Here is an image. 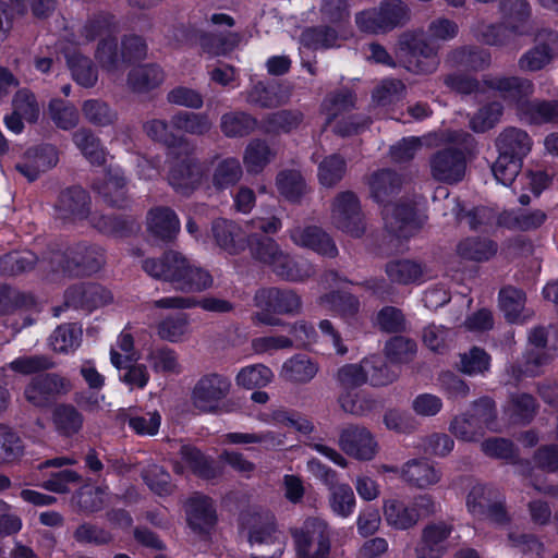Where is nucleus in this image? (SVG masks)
Returning a JSON list of instances; mask_svg holds the SVG:
<instances>
[{
  "mask_svg": "<svg viewBox=\"0 0 558 558\" xmlns=\"http://www.w3.org/2000/svg\"><path fill=\"white\" fill-rule=\"evenodd\" d=\"M533 141L526 131L509 126L496 138L498 153L513 157L523 162L532 149Z\"/></svg>",
  "mask_w": 558,
  "mask_h": 558,
  "instance_id": "26",
  "label": "nucleus"
},
{
  "mask_svg": "<svg viewBox=\"0 0 558 558\" xmlns=\"http://www.w3.org/2000/svg\"><path fill=\"white\" fill-rule=\"evenodd\" d=\"M89 196L81 187H71L61 192L56 210L63 220H81L88 215Z\"/></svg>",
  "mask_w": 558,
  "mask_h": 558,
  "instance_id": "25",
  "label": "nucleus"
},
{
  "mask_svg": "<svg viewBox=\"0 0 558 558\" xmlns=\"http://www.w3.org/2000/svg\"><path fill=\"white\" fill-rule=\"evenodd\" d=\"M241 533L251 546L279 543L286 544L282 533L278 530L276 518L269 511H252L241 518Z\"/></svg>",
  "mask_w": 558,
  "mask_h": 558,
  "instance_id": "8",
  "label": "nucleus"
},
{
  "mask_svg": "<svg viewBox=\"0 0 558 558\" xmlns=\"http://www.w3.org/2000/svg\"><path fill=\"white\" fill-rule=\"evenodd\" d=\"M525 294L523 291L507 287L499 292V305L510 323H523L532 316V312L524 308Z\"/></svg>",
  "mask_w": 558,
  "mask_h": 558,
  "instance_id": "35",
  "label": "nucleus"
},
{
  "mask_svg": "<svg viewBox=\"0 0 558 558\" xmlns=\"http://www.w3.org/2000/svg\"><path fill=\"white\" fill-rule=\"evenodd\" d=\"M185 513L189 526L199 535L208 534L217 521L213 500L199 494L186 500Z\"/></svg>",
  "mask_w": 558,
  "mask_h": 558,
  "instance_id": "16",
  "label": "nucleus"
},
{
  "mask_svg": "<svg viewBox=\"0 0 558 558\" xmlns=\"http://www.w3.org/2000/svg\"><path fill=\"white\" fill-rule=\"evenodd\" d=\"M73 143L94 166H102L106 162V149L94 133L87 129H80L72 135Z\"/></svg>",
  "mask_w": 558,
  "mask_h": 558,
  "instance_id": "47",
  "label": "nucleus"
},
{
  "mask_svg": "<svg viewBox=\"0 0 558 558\" xmlns=\"http://www.w3.org/2000/svg\"><path fill=\"white\" fill-rule=\"evenodd\" d=\"M211 233L216 244L229 254H239L246 248L247 234L232 220L225 218L214 220Z\"/></svg>",
  "mask_w": 558,
  "mask_h": 558,
  "instance_id": "22",
  "label": "nucleus"
},
{
  "mask_svg": "<svg viewBox=\"0 0 558 558\" xmlns=\"http://www.w3.org/2000/svg\"><path fill=\"white\" fill-rule=\"evenodd\" d=\"M290 534L298 558H331L332 530L325 519L308 517Z\"/></svg>",
  "mask_w": 558,
  "mask_h": 558,
  "instance_id": "4",
  "label": "nucleus"
},
{
  "mask_svg": "<svg viewBox=\"0 0 558 558\" xmlns=\"http://www.w3.org/2000/svg\"><path fill=\"white\" fill-rule=\"evenodd\" d=\"M82 330L75 325L59 326L50 336L49 343L53 351L66 353L78 348Z\"/></svg>",
  "mask_w": 558,
  "mask_h": 558,
  "instance_id": "64",
  "label": "nucleus"
},
{
  "mask_svg": "<svg viewBox=\"0 0 558 558\" xmlns=\"http://www.w3.org/2000/svg\"><path fill=\"white\" fill-rule=\"evenodd\" d=\"M93 186L109 206L123 208L129 203L126 179L119 167L109 166L102 178L96 180Z\"/></svg>",
  "mask_w": 558,
  "mask_h": 558,
  "instance_id": "15",
  "label": "nucleus"
},
{
  "mask_svg": "<svg viewBox=\"0 0 558 558\" xmlns=\"http://www.w3.org/2000/svg\"><path fill=\"white\" fill-rule=\"evenodd\" d=\"M147 230L162 241L173 240L180 231V220L169 207H155L147 213Z\"/></svg>",
  "mask_w": 558,
  "mask_h": 558,
  "instance_id": "24",
  "label": "nucleus"
},
{
  "mask_svg": "<svg viewBox=\"0 0 558 558\" xmlns=\"http://www.w3.org/2000/svg\"><path fill=\"white\" fill-rule=\"evenodd\" d=\"M486 90H496L505 99L515 102L519 110L523 99L533 95L534 84L531 80L520 76H492L487 75L483 80Z\"/></svg>",
  "mask_w": 558,
  "mask_h": 558,
  "instance_id": "18",
  "label": "nucleus"
},
{
  "mask_svg": "<svg viewBox=\"0 0 558 558\" xmlns=\"http://www.w3.org/2000/svg\"><path fill=\"white\" fill-rule=\"evenodd\" d=\"M403 185V178L391 169L373 172L368 179L372 197L384 204L383 217L387 231L399 239H409L421 227L411 203L391 205L389 201L396 196Z\"/></svg>",
  "mask_w": 558,
  "mask_h": 558,
  "instance_id": "1",
  "label": "nucleus"
},
{
  "mask_svg": "<svg viewBox=\"0 0 558 558\" xmlns=\"http://www.w3.org/2000/svg\"><path fill=\"white\" fill-rule=\"evenodd\" d=\"M117 32L113 16L100 13L90 17L81 29L78 44H87L96 38H107Z\"/></svg>",
  "mask_w": 558,
  "mask_h": 558,
  "instance_id": "50",
  "label": "nucleus"
},
{
  "mask_svg": "<svg viewBox=\"0 0 558 558\" xmlns=\"http://www.w3.org/2000/svg\"><path fill=\"white\" fill-rule=\"evenodd\" d=\"M90 225L99 232L111 236H125L133 231L134 223L120 216L93 214Z\"/></svg>",
  "mask_w": 558,
  "mask_h": 558,
  "instance_id": "58",
  "label": "nucleus"
},
{
  "mask_svg": "<svg viewBox=\"0 0 558 558\" xmlns=\"http://www.w3.org/2000/svg\"><path fill=\"white\" fill-rule=\"evenodd\" d=\"M444 201L442 215H451L457 221L465 220L470 229L476 230L483 225H487L492 218L488 209L484 207L474 208L462 215V206L458 198L450 197L449 191L446 187L439 186L436 189L433 201Z\"/></svg>",
  "mask_w": 558,
  "mask_h": 558,
  "instance_id": "19",
  "label": "nucleus"
},
{
  "mask_svg": "<svg viewBox=\"0 0 558 558\" xmlns=\"http://www.w3.org/2000/svg\"><path fill=\"white\" fill-rule=\"evenodd\" d=\"M385 274L391 283L407 286L415 283L422 278L423 268L414 260L395 259L386 264Z\"/></svg>",
  "mask_w": 558,
  "mask_h": 558,
  "instance_id": "45",
  "label": "nucleus"
},
{
  "mask_svg": "<svg viewBox=\"0 0 558 558\" xmlns=\"http://www.w3.org/2000/svg\"><path fill=\"white\" fill-rule=\"evenodd\" d=\"M550 362V356L536 349H529L524 356L522 364L512 365L508 372L512 375L515 380H519L522 376H537L541 374L543 366Z\"/></svg>",
  "mask_w": 558,
  "mask_h": 558,
  "instance_id": "59",
  "label": "nucleus"
},
{
  "mask_svg": "<svg viewBox=\"0 0 558 558\" xmlns=\"http://www.w3.org/2000/svg\"><path fill=\"white\" fill-rule=\"evenodd\" d=\"M271 271L282 280L299 282L304 281L315 274L311 263L303 259H294L284 251V257L279 258Z\"/></svg>",
  "mask_w": 558,
  "mask_h": 558,
  "instance_id": "42",
  "label": "nucleus"
},
{
  "mask_svg": "<svg viewBox=\"0 0 558 558\" xmlns=\"http://www.w3.org/2000/svg\"><path fill=\"white\" fill-rule=\"evenodd\" d=\"M366 383L373 387H383L392 384L399 378L400 371L389 366L379 355L366 356L362 360Z\"/></svg>",
  "mask_w": 558,
  "mask_h": 558,
  "instance_id": "36",
  "label": "nucleus"
},
{
  "mask_svg": "<svg viewBox=\"0 0 558 558\" xmlns=\"http://www.w3.org/2000/svg\"><path fill=\"white\" fill-rule=\"evenodd\" d=\"M104 264L105 254L101 247L78 243L65 252H48L39 265L44 271H64L80 276L96 272Z\"/></svg>",
  "mask_w": 558,
  "mask_h": 558,
  "instance_id": "2",
  "label": "nucleus"
},
{
  "mask_svg": "<svg viewBox=\"0 0 558 558\" xmlns=\"http://www.w3.org/2000/svg\"><path fill=\"white\" fill-rule=\"evenodd\" d=\"M402 480L417 489H427L438 484L441 471L426 459H413L403 464L400 471Z\"/></svg>",
  "mask_w": 558,
  "mask_h": 558,
  "instance_id": "23",
  "label": "nucleus"
},
{
  "mask_svg": "<svg viewBox=\"0 0 558 558\" xmlns=\"http://www.w3.org/2000/svg\"><path fill=\"white\" fill-rule=\"evenodd\" d=\"M519 116L530 124H558V100H526L520 104Z\"/></svg>",
  "mask_w": 558,
  "mask_h": 558,
  "instance_id": "30",
  "label": "nucleus"
},
{
  "mask_svg": "<svg viewBox=\"0 0 558 558\" xmlns=\"http://www.w3.org/2000/svg\"><path fill=\"white\" fill-rule=\"evenodd\" d=\"M72 389L71 381L57 374L45 373L33 377L24 388V398L36 408H48Z\"/></svg>",
  "mask_w": 558,
  "mask_h": 558,
  "instance_id": "7",
  "label": "nucleus"
},
{
  "mask_svg": "<svg viewBox=\"0 0 558 558\" xmlns=\"http://www.w3.org/2000/svg\"><path fill=\"white\" fill-rule=\"evenodd\" d=\"M48 113L52 122L59 129L65 131L74 129L80 121L78 111L75 106L58 98L50 100Z\"/></svg>",
  "mask_w": 558,
  "mask_h": 558,
  "instance_id": "60",
  "label": "nucleus"
},
{
  "mask_svg": "<svg viewBox=\"0 0 558 558\" xmlns=\"http://www.w3.org/2000/svg\"><path fill=\"white\" fill-rule=\"evenodd\" d=\"M416 351L415 341L403 336L390 338L384 347L386 360L393 365L410 363L414 359Z\"/></svg>",
  "mask_w": 558,
  "mask_h": 558,
  "instance_id": "51",
  "label": "nucleus"
},
{
  "mask_svg": "<svg viewBox=\"0 0 558 558\" xmlns=\"http://www.w3.org/2000/svg\"><path fill=\"white\" fill-rule=\"evenodd\" d=\"M432 178L441 183L461 182L466 172V157L460 148L448 146L435 151L428 160Z\"/></svg>",
  "mask_w": 558,
  "mask_h": 558,
  "instance_id": "9",
  "label": "nucleus"
},
{
  "mask_svg": "<svg viewBox=\"0 0 558 558\" xmlns=\"http://www.w3.org/2000/svg\"><path fill=\"white\" fill-rule=\"evenodd\" d=\"M83 415L73 405L62 404L53 411V424L63 436L77 434L83 426Z\"/></svg>",
  "mask_w": 558,
  "mask_h": 558,
  "instance_id": "56",
  "label": "nucleus"
},
{
  "mask_svg": "<svg viewBox=\"0 0 558 558\" xmlns=\"http://www.w3.org/2000/svg\"><path fill=\"white\" fill-rule=\"evenodd\" d=\"M187 257L177 251H168L160 258L143 260V270L154 279L161 280L174 287Z\"/></svg>",
  "mask_w": 558,
  "mask_h": 558,
  "instance_id": "17",
  "label": "nucleus"
},
{
  "mask_svg": "<svg viewBox=\"0 0 558 558\" xmlns=\"http://www.w3.org/2000/svg\"><path fill=\"white\" fill-rule=\"evenodd\" d=\"M290 240L300 247L310 248L319 255L333 258L338 248L331 236L317 226H295L289 230Z\"/></svg>",
  "mask_w": 558,
  "mask_h": 558,
  "instance_id": "14",
  "label": "nucleus"
},
{
  "mask_svg": "<svg viewBox=\"0 0 558 558\" xmlns=\"http://www.w3.org/2000/svg\"><path fill=\"white\" fill-rule=\"evenodd\" d=\"M328 507L333 515L347 519L351 517L356 507V498L352 487L338 481L328 488Z\"/></svg>",
  "mask_w": 558,
  "mask_h": 558,
  "instance_id": "34",
  "label": "nucleus"
},
{
  "mask_svg": "<svg viewBox=\"0 0 558 558\" xmlns=\"http://www.w3.org/2000/svg\"><path fill=\"white\" fill-rule=\"evenodd\" d=\"M112 301V294L109 290L97 286H77L72 287L65 292V305L73 307H98Z\"/></svg>",
  "mask_w": 558,
  "mask_h": 558,
  "instance_id": "28",
  "label": "nucleus"
},
{
  "mask_svg": "<svg viewBox=\"0 0 558 558\" xmlns=\"http://www.w3.org/2000/svg\"><path fill=\"white\" fill-rule=\"evenodd\" d=\"M322 301L347 322L355 319L360 313V300L350 293L331 292L323 296Z\"/></svg>",
  "mask_w": 558,
  "mask_h": 558,
  "instance_id": "63",
  "label": "nucleus"
},
{
  "mask_svg": "<svg viewBox=\"0 0 558 558\" xmlns=\"http://www.w3.org/2000/svg\"><path fill=\"white\" fill-rule=\"evenodd\" d=\"M243 177V168L235 157L219 160L211 173V185L216 191H225L236 185Z\"/></svg>",
  "mask_w": 558,
  "mask_h": 558,
  "instance_id": "38",
  "label": "nucleus"
},
{
  "mask_svg": "<svg viewBox=\"0 0 558 558\" xmlns=\"http://www.w3.org/2000/svg\"><path fill=\"white\" fill-rule=\"evenodd\" d=\"M452 66H461L472 71H481L489 66L490 53L476 47H460L452 50L447 58Z\"/></svg>",
  "mask_w": 558,
  "mask_h": 558,
  "instance_id": "40",
  "label": "nucleus"
},
{
  "mask_svg": "<svg viewBox=\"0 0 558 558\" xmlns=\"http://www.w3.org/2000/svg\"><path fill=\"white\" fill-rule=\"evenodd\" d=\"M300 110H279L267 114L263 120V130L269 134L290 133L303 122Z\"/></svg>",
  "mask_w": 558,
  "mask_h": 558,
  "instance_id": "48",
  "label": "nucleus"
},
{
  "mask_svg": "<svg viewBox=\"0 0 558 558\" xmlns=\"http://www.w3.org/2000/svg\"><path fill=\"white\" fill-rule=\"evenodd\" d=\"M165 78L163 71L156 64L134 68L128 77L130 88L137 93L148 92L159 86Z\"/></svg>",
  "mask_w": 558,
  "mask_h": 558,
  "instance_id": "49",
  "label": "nucleus"
},
{
  "mask_svg": "<svg viewBox=\"0 0 558 558\" xmlns=\"http://www.w3.org/2000/svg\"><path fill=\"white\" fill-rule=\"evenodd\" d=\"M73 80L83 87H93L97 82V71L90 59L78 52H65Z\"/></svg>",
  "mask_w": 558,
  "mask_h": 558,
  "instance_id": "53",
  "label": "nucleus"
},
{
  "mask_svg": "<svg viewBox=\"0 0 558 558\" xmlns=\"http://www.w3.org/2000/svg\"><path fill=\"white\" fill-rule=\"evenodd\" d=\"M228 376L209 373L202 376L192 390L193 405L205 413H223L231 411V403L226 398L231 391Z\"/></svg>",
  "mask_w": 558,
  "mask_h": 558,
  "instance_id": "5",
  "label": "nucleus"
},
{
  "mask_svg": "<svg viewBox=\"0 0 558 558\" xmlns=\"http://www.w3.org/2000/svg\"><path fill=\"white\" fill-rule=\"evenodd\" d=\"M110 360L118 369H124L120 379L130 387V389H144L149 381L147 366L132 361H123L122 354L116 349L110 351Z\"/></svg>",
  "mask_w": 558,
  "mask_h": 558,
  "instance_id": "37",
  "label": "nucleus"
},
{
  "mask_svg": "<svg viewBox=\"0 0 558 558\" xmlns=\"http://www.w3.org/2000/svg\"><path fill=\"white\" fill-rule=\"evenodd\" d=\"M272 379V371L264 364L245 366L240 369L235 377L236 385L246 389L265 387Z\"/></svg>",
  "mask_w": 558,
  "mask_h": 558,
  "instance_id": "62",
  "label": "nucleus"
},
{
  "mask_svg": "<svg viewBox=\"0 0 558 558\" xmlns=\"http://www.w3.org/2000/svg\"><path fill=\"white\" fill-rule=\"evenodd\" d=\"M257 121L244 112H229L221 117L220 128L228 137H242L252 133Z\"/></svg>",
  "mask_w": 558,
  "mask_h": 558,
  "instance_id": "55",
  "label": "nucleus"
},
{
  "mask_svg": "<svg viewBox=\"0 0 558 558\" xmlns=\"http://www.w3.org/2000/svg\"><path fill=\"white\" fill-rule=\"evenodd\" d=\"M330 221L337 229L355 238L365 231L359 197L351 191L338 193L330 206Z\"/></svg>",
  "mask_w": 558,
  "mask_h": 558,
  "instance_id": "6",
  "label": "nucleus"
},
{
  "mask_svg": "<svg viewBox=\"0 0 558 558\" xmlns=\"http://www.w3.org/2000/svg\"><path fill=\"white\" fill-rule=\"evenodd\" d=\"M276 154V150L266 141L252 140L243 153V163L247 173H260L275 159Z\"/></svg>",
  "mask_w": 558,
  "mask_h": 558,
  "instance_id": "33",
  "label": "nucleus"
},
{
  "mask_svg": "<svg viewBox=\"0 0 558 558\" xmlns=\"http://www.w3.org/2000/svg\"><path fill=\"white\" fill-rule=\"evenodd\" d=\"M95 58L111 76H119L125 66L122 48L118 49L117 39L112 35L99 41Z\"/></svg>",
  "mask_w": 558,
  "mask_h": 558,
  "instance_id": "41",
  "label": "nucleus"
},
{
  "mask_svg": "<svg viewBox=\"0 0 558 558\" xmlns=\"http://www.w3.org/2000/svg\"><path fill=\"white\" fill-rule=\"evenodd\" d=\"M190 331V320L184 314L167 316L157 325L159 338L172 343L184 341Z\"/></svg>",
  "mask_w": 558,
  "mask_h": 558,
  "instance_id": "54",
  "label": "nucleus"
},
{
  "mask_svg": "<svg viewBox=\"0 0 558 558\" xmlns=\"http://www.w3.org/2000/svg\"><path fill=\"white\" fill-rule=\"evenodd\" d=\"M203 175L202 166L191 157L170 161L168 182L181 195H191L201 185Z\"/></svg>",
  "mask_w": 558,
  "mask_h": 558,
  "instance_id": "13",
  "label": "nucleus"
},
{
  "mask_svg": "<svg viewBox=\"0 0 558 558\" xmlns=\"http://www.w3.org/2000/svg\"><path fill=\"white\" fill-rule=\"evenodd\" d=\"M338 444L344 453L362 461L372 460L378 450V445L372 433L359 425L343 428L340 432Z\"/></svg>",
  "mask_w": 558,
  "mask_h": 558,
  "instance_id": "12",
  "label": "nucleus"
},
{
  "mask_svg": "<svg viewBox=\"0 0 558 558\" xmlns=\"http://www.w3.org/2000/svg\"><path fill=\"white\" fill-rule=\"evenodd\" d=\"M41 259L43 257L38 259L31 251L9 253L0 257V274L3 276H15L31 270L36 263L38 268L44 271L39 265Z\"/></svg>",
  "mask_w": 558,
  "mask_h": 558,
  "instance_id": "52",
  "label": "nucleus"
},
{
  "mask_svg": "<svg viewBox=\"0 0 558 558\" xmlns=\"http://www.w3.org/2000/svg\"><path fill=\"white\" fill-rule=\"evenodd\" d=\"M457 252L463 258L483 262L496 254L497 245L490 240L470 238L459 243Z\"/></svg>",
  "mask_w": 558,
  "mask_h": 558,
  "instance_id": "61",
  "label": "nucleus"
},
{
  "mask_svg": "<svg viewBox=\"0 0 558 558\" xmlns=\"http://www.w3.org/2000/svg\"><path fill=\"white\" fill-rule=\"evenodd\" d=\"M452 532V526L446 522L427 524L423 531L418 544L415 547L417 558H440L447 550V538Z\"/></svg>",
  "mask_w": 558,
  "mask_h": 558,
  "instance_id": "20",
  "label": "nucleus"
},
{
  "mask_svg": "<svg viewBox=\"0 0 558 558\" xmlns=\"http://www.w3.org/2000/svg\"><path fill=\"white\" fill-rule=\"evenodd\" d=\"M469 135L462 131H446L439 134H428L425 136L403 137L390 147V157L395 162L403 163L412 160L416 154L424 147H432L438 143H464Z\"/></svg>",
  "mask_w": 558,
  "mask_h": 558,
  "instance_id": "10",
  "label": "nucleus"
},
{
  "mask_svg": "<svg viewBox=\"0 0 558 558\" xmlns=\"http://www.w3.org/2000/svg\"><path fill=\"white\" fill-rule=\"evenodd\" d=\"M546 219V214L539 209L533 211L507 210L500 214L498 222L511 230L532 231L539 228Z\"/></svg>",
  "mask_w": 558,
  "mask_h": 558,
  "instance_id": "43",
  "label": "nucleus"
},
{
  "mask_svg": "<svg viewBox=\"0 0 558 558\" xmlns=\"http://www.w3.org/2000/svg\"><path fill=\"white\" fill-rule=\"evenodd\" d=\"M253 303L259 310L251 317L256 326H279L281 320L276 314H296L302 305L295 291L277 287L259 288L253 296Z\"/></svg>",
  "mask_w": 558,
  "mask_h": 558,
  "instance_id": "3",
  "label": "nucleus"
},
{
  "mask_svg": "<svg viewBox=\"0 0 558 558\" xmlns=\"http://www.w3.org/2000/svg\"><path fill=\"white\" fill-rule=\"evenodd\" d=\"M181 456L183 461L198 476L211 480L220 474L219 469L211 460H208L198 449L191 446H182Z\"/></svg>",
  "mask_w": 558,
  "mask_h": 558,
  "instance_id": "57",
  "label": "nucleus"
},
{
  "mask_svg": "<svg viewBox=\"0 0 558 558\" xmlns=\"http://www.w3.org/2000/svg\"><path fill=\"white\" fill-rule=\"evenodd\" d=\"M354 106V95L348 89H341L327 95L322 104V110L326 117L327 124H330L344 117Z\"/></svg>",
  "mask_w": 558,
  "mask_h": 558,
  "instance_id": "46",
  "label": "nucleus"
},
{
  "mask_svg": "<svg viewBox=\"0 0 558 558\" xmlns=\"http://www.w3.org/2000/svg\"><path fill=\"white\" fill-rule=\"evenodd\" d=\"M383 512L386 523L392 529L405 531L417 524V513L412 509L411 504L387 499L384 501Z\"/></svg>",
  "mask_w": 558,
  "mask_h": 558,
  "instance_id": "32",
  "label": "nucleus"
},
{
  "mask_svg": "<svg viewBox=\"0 0 558 558\" xmlns=\"http://www.w3.org/2000/svg\"><path fill=\"white\" fill-rule=\"evenodd\" d=\"M319 365L305 354H295L281 366L280 377L292 384H307L318 373Z\"/></svg>",
  "mask_w": 558,
  "mask_h": 558,
  "instance_id": "31",
  "label": "nucleus"
},
{
  "mask_svg": "<svg viewBox=\"0 0 558 558\" xmlns=\"http://www.w3.org/2000/svg\"><path fill=\"white\" fill-rule=\"evenodd\" d=\"M170 123L174 130L196 136L207 134L213 128V121L207 113L192 111L177 112L171 117Z\"/></svg>",
  "mask_w": 558,
  "mask_h": 558,
  "instance_id": "44",
  "label": "nucleus"
},
{
  "mask_svg": "<svg viewBox=\"0 0 558 558\" xmlns=\"http://www.w3.org/2000/svg\"><path fill=\"white\" fill-rule=\"evenodd\" d=\"M58 153L53 146L28 149L23 159L16 163L15 169L28 181H35L41 173L58 163Z\"/></svg>",
  "mask_w": 558,
  "mask_h": 558,
  "instance_id": "21",
  "label": "nucleus"
},
{
  "mask_svg": "<svg viewBox=\"0 0 558 558\" xmlns=\"http://www.w3.org/2000/svg\"><path fill=\"white\" fill-rule=\"evenodd\" d=\"M405 53L403 66L414 74H432L439 66L438 47L420 36H412L404 41Z\"/></svg>",
  "mask_w": 558,
  "mask_h": 558,
  "instance_id": "11",
  "label": "nucleus"
},
{
  "mask_svg": "<svg viewBox=\"0 0 558 558\" xmlns=\"http://www.w3.org/2000/svg\"><path fill=\"white\" fill-rule=\"evenodd\" d=\"M213 284L214 278L209 271L187 258L173 288L185 293H198L211 288Z\"/></svg>",
  "mask_w": 558,
  "mask_h": 558,
  "instance_id": "29",
  "label": "nucleus"
},
{
  "mask_svg": "<svg viewBox=\"0 0 558 558\" xmlns=\"http://www.w3.org/2000/svg\"><path fill=\"white\" fill-rule=\"evenodd\" d=\"M246 247H248L253 259L268 267L270 270L279 258L284 257V251L275 239L255 232L247 233Z\"/></svg>",
  "mask_w": 558,
  "mask_h": 558,
  "instance_id": "27",
  "label": "nucleus"
},
{
  "mask_svg": "<svg viewBox=\"0 0 558 558\" xmlns=\"http://www.w3.org/2000/svg\"><path fill=\"white\" fill-rule=\"evenodd\" d=\"M499 12L509 32L515 35L523 34V26L531 15L526 0H500Z\"/></svg>",
  "mask_w": 558,
  "mask_h": 558,
  "instance_id": "39",
  "label": "nucleus"
}]
</instances>
